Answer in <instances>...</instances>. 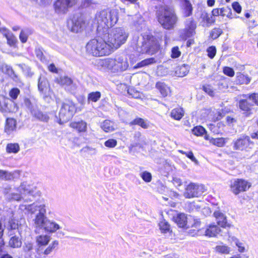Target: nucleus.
Segmentation results:
<instances>
[{"label":"nucleus","instance_id":"64","mask_svg":"<svg viewBox=\"0 0 258 258\" xmlns=\"http://www.w3.org/2000/svg\"><path fill=\"white\" fill-rule=\"evenodd\" d=\"M10 225L12 229H16L18 228V224L15 220H11L10 222Z\"/></svg>","mask_w":258,"mask_h":258},{"label":"nucleus","instance_id":"41","mask_svg":"<svg viewBox=\"0 0 258 258\" xmlns=\"http://www.w3.org/2000/svg\"><path fill=\"white\" fill-rule=\"evenodd\" d=\"M220 15L222 16H226L230 19L233 18L231 9L228 7L220 9Z\"/></svg>","mask_w":258,"mask_h":258},{"label":"nucleus","instance_id":"24","mask_svg":"<svg viewBox=\"0 0 258 258\" xmlns=\"http://www.w3.org/2000/svg\"><path fill=\"white\" fill-rule=\"evenodd\" d=\"M220 232V229L215 225L208 226L205 231V235L209 237H215Z\"/></svg>","mask_w":258,"mask_h":258},{"label":"nucleus","instance_id":"36","mask_svg":"<svg viewBox=\"0 0 258 258\" xmlns=\"http://www.w3.org/2000/svg\"><path fill=\"white\" fill-rule=\"evenodd\" d=\"M20 150V147L17 143L8 144L6 147V151L9 153H17Z\"/></svg>","mask_w":258,"mask_h":258},{"label":"nucleus","instance_id":"27","mask_svg":"<svg viewBox=\"0 0 258 258\" xmlns=\"http://www.w3.org/2000/svg\"><path fill=\"white\" fill-rule=\"evenodd\" d=\"M100 126L106 133L111 132L115 130V123L109 120H104L101 123Z\"/></svg>","mask_w":258,"mask_h":258},{"label":"nucleus","instance_id":"31","mask_svg":"<svg viewBox=\"0 0 258 258\" xmlns=\"http://www.w3.org/2000/svg\"><path fill=\"white\" fill-rule=\"evenodd\" d=\"M175 221L179 227L184 228L187 224V217L185 214H178L175 218Z\"/></svg>","mask_w":258,"mask_h":258},{"label":"nucleus","instance_id":"53","mask_svg":"<svg viewBox=\"0 0 258 258\" xmlns=\"http://www.w3.org/2000/svg\"><path fill=\"white\" fill-rule=\"evenodd\" d=\"M141 177L146 182H149L151 181L152 175L150 173L144 171L141 174Z\"/></svg>","mask_w":258,"mask_h":258},{"label":"nucleus","instance_id":"11","mask_svg":"<svg viewBox=\"0 0 258 258\" xmlns=\"http://www.w3.org/2000/svg\"><path fill=\"white\" fill-rule=\"evenodd\" d=\"M230 189L235 195L246 191L251 186L250 183L242 179H236L231 181Z\"/></svg>","mask_w":258,"mask_h":258},{"label":"nucleus","instance_id":"48","mask_svg":"<svg viewBox=\"0 0 258 258\" xmlns=\"http://www.w3.org/2000/svg\"><path fill=\"white\" fill-rule=\"evenodd\" d=\"M24 105L25 106L30 110L31 113H32V111H34L36 109V107L34 105L30 99L28 98H26L24 100Z\"/></svg>","mask_w":258,"mask_h":258},{"label":"nucleus","instance_id":"19","mask_svg":"<svg viewBox=\"0 0 258 258\" xmlns=\"http://www.w3.org/2000/svg\"><path fill=\"white\" fill-rule=\"evenodd\" d=\"M19 172L15 171L13 172L0 169V179L4 180H11L16 178L19 176Z\"/></svg>","mask_w":258,"mask_h":258},{"label":"nucleus","instance_id":"16","mask_svg":"<svg viewBox=\"0 0 258 258\" xmlns=\"http://www.w3.org/2000/svg\"><path fill=\"white\" fill-rule=\"evenodd\" d=\"M196 27V23L192 18L186 19L185 22V28L183 30L185 37H189L192 36L195 33Z\"/></svg>","mask_w":258,"mask_h":258},{"label":"nucleus","instance_id":"63","mask_svg":"<svg viewBox=\"0 0 258 258\" xmlns=\"http://www.w3.org/2000/svg\"><path fill=\"white\" fill-rule=\"evenodd\" d=\"M48 69L51 72L54 73H58L57 69L53 63H51L50 65H49L48 67Z\"/></svg>","mask_w":258,"mask_h":258},{"label":"nucleus","instance_id":"43","mask_svg":"<svg viewBox=\"0 0 258 258\" xmlns=\"http://www.w3.org/2000/svg\"><path fill=\"white\" fill-rule=\"evenodd\" d=\"M159 226L162 233H167L170 231V225L165 220L161 221L159 223Z\"/></svg>","mask_w":258,"mask_h":258},{"label":"nucleus","instance_id":"18","mask_svg":"<svg viewBox=\"0 0 258 258\" xmlns=\"http://www.w3.org/2000/svg\"><path fill=\"white\" fill-rule=\"evenodd\" d=\"M251 107L252 105L246 99H241L239 101V107L246 116L251 114Z\"/></svg>","mask_w":258,"mask_h":258},{"label":"nucleus","instance_id":"45","mask_svg":"<svg viewBox=\"0 0 258 258\" xmlns=\"http://www.w3.org/2000/svg\"><path fill=\"white\" fill-rule=\"evenodd\" d=\"M192 133L197 136H200L206 133L205 129L202 126H197L192 130Z\"/></svg>","mask_w":258,"mask_h":258},{"label":"nucleus","instance_id":"7","mask_svg":"<svg viewBox=\"0 0 258 258\" xmlns=\"http://www.w3.org/2000/svg\"><path fill=\"white\" fill-rule=\"evenodd\" d=\"M118 13L116 10L110 11L103 10L96 15L98 29H107L115 25L118 21Z\"/></svg>","mask_w":258,"mask_h":258},{"label":"nucleus","instance_id":"9","mask_svg":"<svg viewBox=\"0 0 258 258\" xmlns=\"http://www.w3.org/2000/svg\"><path fill=\"white\" fill-rule=\"evenodd\" d=\"M88 23L82 16H74L68 20L67 26L73 32L78 33L84 30Z\"/></svg>","mask_w":258,"mask_h":258},{"label":"nucleus","instance_id":"51","mask_svg":"<svg viewBox=\"0 0 258 258\" xmlns=\"http://www.w3.org/2000/svg\"><path fill=\"white\" fill-rule=\"evenodd\" d=\"M20 91L18 88H14L11 90L9 92V95L13 99H16L20 94Z\"/></svg>","mask_w":258,"mask_h":258},{"label":"nucleus","instance_id":"12","mask_svg":"<svg viewBox=\"0 0 258 258\" xmlns=\"http://www.w3.org/2000/svg\"><path fill=\"white\" fill-rule=\"evenodd\" d=\"M76 3V0H57L53 5L55 12L58 14H66Z\"/></svg>","mask_w":258,"mask_h":258},{"label":"nucleus","instance_id":"29","mask_svg":"<svg viewBox=\"0 0 258 258\" xmlns=\"http://www.w3.org/2000/svg\"><path fill=\"white\" fill-rule=\"evenodd\" d=\"M188 72L189 67L188 65L184 64L176 67L175 71V74L177 77H183L186 76Z\"/></svg>","mask_w":258,"mask_h":258},{"label":"nucleus","instance_id":"60","mask_svg":"<svg viewBox=\"0 0 258 258\" xmlns=\"http://www.w3.org/2000/svg\"><path fill=\"white\" fill-rule=\"evenodd\" d=\"M232 8L233 10L237 13H240L241 11V7L238 2H234L232 4Z\"/></svg>","mask_w":258,"mask_h":258},{"label":"nucleus","instance_id":"6","mask_svg":"<svg viewBox=\"0 0 258 258\" xmlns=\"http://www.w3.org/2000/svg\"><path fill=\"white\" fill-rule=\"evenodd\" d=\"M104 36L113 51L126 42L128 34L124 28L116 27L110 30L107 35L105 34Z\"/></svg>","mask_w":258,"mask_h":258},{"label":"nucleus","instance_id":"46","mask_svg":"<svg viewBox=\"0 0 258 258\" xmlns=\"http://www.w3.org/2000/svg\"><path fill=\"white\" fill-rule=\"evenodd\" d=\"M8 43L10 46H14L17 42V39L12 33L6 34Z\"/></svg>","mask_w":258,"mask_h":258},{"label":"nucleus","instance_id":"14","mask_svg":"<svg viewBox=\"0 0 258 258\" xmlns=\"http://www.w3.org/2000/svg\"><path fill=\"white\" fill-rule=\"evenodd\" d=\"M252 143L247 136H242L233 141V149L239 151H248L251 149L250 145Z\"/></svg>","mask_w":258,"mask_h":258},{"label":"nucleus","instance_id":"25","mask_svg":"<svg viewBox=\"0 0 258 258\" xmlns=\"http://www.w3.org/2000/svg\"><path fill=\"white\" fill-rule=\"evenodd\" d=\"M214 216L216 218L217 224L222 227H225L227 225L226 218L225 215L220 211H215Z\"/></svg>","mask_w":258,"mask_h":258},{"label":"nucleus","instance_id":"23","mask_svg":"<svg viewBox=\"0 0 258 258\" xmlns=\"http://www.w3.org/2000/svg\"><path fill=\"white\" fill-rule=\"evenodd\" d=\"M87 123L81 120L78 122H72L70 124V126L76 129L78 132H85L87 131Z\"/></svg>","mask_w":258,"mask_h":258},{"label":"nucleus","instance_id":"52","mask_svg":"<svg viewBox=\"0 0 258 258\" xmlns=\"http://www.w3.org/2000/svg\"><path fill=\"white\" fill-rule=\"evenodd\" d=\"M223 71L225 75L230 77H233L235 74L233 69L228 67H225L223 68Z\"/></svg>","mask_w":258,"mask_h":258},{"label":"nucleus","instance_id":"1","mask_svg":"<svg viewBox=\"0 0 258 258\" xmlns=\"http://www.w3.org/2000/svg\"><path fill=\"white\" fill-rule=\"evenodd\" d=\"M46 206L45 204L36 205L34 204L24 205H21L20 209L26 210L31 214L37 213L33 219L34 226L38 229H43L49 233H54L61 229V226L54 221L48 219L46 216Z\"/></svg>","mask_w":258,"mask_h":258},{"label":"nucleus","instance_id":"62","mask_svg":"<svg viewBox=\"0 0 258 258\" xmlns=\"http://www.w3.org/2000/svg\"><path fill=\"white\" fill-rule=\"evenodd\" d=\"M173 183L176 186H180L182 183L181 179L178 177L173 178Z\"/></svg>","mask_w":258,"mask_h":258},{"label":"nucleus","instance_id":"32","mask_svg":"<svg viewBox=\"0 0 258 258\" xmlns=\"http://www.w3.org/2000/svg\"><path fill=\"white\" fill-rule=\"evenodd\" d=\"M236 81L240 84H248L250 82V78L247 75L241 73L236 74Z\"/></svg>","mask_w":258,"mask_h":258},{"label":"nucleus","instance_id":"42","mask_svg":"<svg viewBox=\"0 0 258 258\" xmlns=\"http://www.w3.org/2000/svg\"><path fill=\"white\" fill-rule=\"evenodd\" d=\"M58 242L57 240L53 241L44 251L45 255L50 254L58 245Z\"/></svg>","mask_w":258,"mask_h":258},{"label":"nucleus","instance_id":"56","mask_svg":"<svg viewBox=\"0 0 258 258\" xmlns=\"http://www.w3.org/2000/svg\"><path fill=\"white\" fill-rule=\"evenodd\" d=\"M181 54V52L178 47H174L171 51V57L172 58L178 57Z\"/></svg>","mask_w":258,"mask_h":258},{"label":"nucleus","instance_id":"54","mask_svg":"<svg viewBox=\"0 0 258 258\" xmlns=\"http://www.w3.org/2000/svg\"><path fill=\"white\" fill-rule=\"evenodd\" d=\"M222 33V30L220 28H215L214 29L211 33V36L213 39H216L218 38Z\"/></svg>","mask_w":258,"mask_h":258},{"label":"nucleus","instance_id":"30","mask_svg":"<svg viewBox=\"0 0 258 258\" xmlns=\"http://www.w3.org/2000/svg\"><path fill=\"white\" fill-rule=\"evenodd\" d=\"M4 192L6 195V198L10 201H20L24 198L23 195L18 191H17V192H12L11 194H8L7 188H6L5 189Z\"/></svg>","mask_w":258,"mask_h":258},{"label":"nucleus","instance_id":"39","mask_svg":"<svg viewBox=\"0 0 258 258\" xmlns=\"http://www.w3.org/2000/svg\"><path fill=\"white\" fill-rule=\"evenodd\" d=\"M48 85V82L44 78L40 77L38 81V87L39 90L43 92L44 90L47 88Z\"/></svg>","mask_w":258,"mask_h":258},{"label":"nucleus","instance_id":"13","mask_svg":"<svg viewBox=\"0 0 258 258\" xmlns=\"http://www.w3.org/2000/svg\"><path fill=\"white\" fill-rule=\"evenodd\" d=\"M18 109L17 104L13 100L0 96V111L3 113L15 112Z\"/></svg>","mask_w":258,"mask_h":258},{"label":"nucleus","instance_id":"58","mask_svg":"<svg viewBox=\"0 0 258 258\" xmlns=\"http://www.w3.org/2000/svg\"><path fill=\"white\" fill-rule=\"evenodd\" d=\"M248 98L258 106V93H252L249 95Z\"/></svg>","mask_w":258,"mask_h":258},{"label":"nucleus","instance_id":"34","mask_svg":"<svg viewBox=\"0 0 258 258\" xmlns=\"http://www.w3.org/2000/svg\"><path fill=\"white\" fill-rule=\"evenodd\" d=\"M183 6L184 8V14L185 17H188L192 14V7L188 0H182Z\"/></svg>","mask_w":258,"mask_h":258},{"label":"nucleus","instance_id":"3","mask_svg":"<svg viewBox=\"0 0 258 258\" xmlns=\"http://www.w3.org/2000/svg\"><path fill=\"white\" fill-rule=\"evenodd\" d=\"M156 16L159 23L165 29H173L178 22V17L172 6L161 5L157 8Z\"/></svg>","mask_w":258,"mask_h":258},{"label":"nucleus","instance_id":"37","mask_svg":"<svg viewBox=\"0 0 258 258\" xmlns=\"http://www.w3.org/2000/svg\"><path fill=\"white\" fill-rule=\"evenodd\" d=\"M36 240L39 245H46L50 240V236L47 235H40L37 237Z\"/></svg>","mask_w":258,"mask_h":258},{"label":"nucleus","instance_id":"17","mask_svg":"<svg viewBox=\"0 0 258 258\" xmlns=\"http://www.w3.org/2000/svg\"><path fill=\"white\" fill-rule=\"evenodd\" d=\"M16 191L21 193L23 196L29 195L33 196L34 190L33 188L26 182H22L21 185L16 188Z\"/></svg>","mask_w":258,"mask_h":258},{"label":"nucleus","instance_id":"38","mask_svg":"<svg viewBox=\"0 0 258 258\" xmlns=\"http://www.w3.org/2000/svg\"><path fill=\"white\" fill-rule=\"evenodd\" d=\"M215 250L217 252L227 254L229 253L230 248L225 245H219L215 247Z\"/></svg>","mask_w":258,"mask_h":258},{"label":"nucleus","instance_id":"28","mask_svg":"<svg viewBox=\"0 0 258 258\" xmlns=\"http://www.w3.org/2000/svg\"><path fill=\"white\" fill-rule=\"evenodd\" d=\"M32 115L33 116L35 117L38 120L43 121V122H48L49 119V116L46 114L43 113L41 111L37 110V109L34 111H32Z\"/></svg>","mask_w":258,"mask_h":258},{"label":"nucleus","instance_id":"33","mask_svg":"<svg viewBox=\"0 0 258 258\" xmlns=\"http://www.w3.org/2000/svg\"><path fill=\"white\" fill-rule=\"evenodd\" d=\"M21 239L16 235L11 237L9 241V245L12 248H18L21 246Z\"/></svg>","mask_w":258,"mask_h":258},{"label":"nucleus","instance_id":"5","mask_svg":"<svg viewBox=\"0 0 258 258\" xmlns=\"http://www.w3.org/2000/svg\"><path fill=\"white\" fill-rule=\"evenodd\" d=\"M96 64L100 70L110 71L112 73L125 71L128 67L126 59L120 56H116L114 58L99 59L97 60Z\"/></svg>","mask_w":258,"mask_h":258},{"label":"nucleus","instance_id":"57","mask_svg":"<svg viewBox=\"0 0 258 258\" xmlns=\"http://www.w3.org/2000/svg\"><path fill=\"white\" fill-rule=\"evenodd\" d=\"M203 90L208 93L209 95L213 96H214V91L212 87L210 85H204L203 86Z\"/></svg>","mask_w":258,"mask_h":258},{"label":"nucleus","instance_id":"61","mask_svg":"<svg viewBox=\"0 0 258 258\" xmlns=\"http://www.w3.org/2000/svg\"><path fill=\"white\" fill-rule=\"evenodd\" d=\"M185 155L190 159H191L192 161L194 162L196 164H198V161L195 157L192 152H189L188 153H186Z\"/></svg>","mask_w":258,"mask_h":258},{"label":"nucleus","instance_id":"21","mask_svg":"<svg viewBox=\"0 0 258 258\" xmlns=\"http://www.w3.org/2000/svg\"><path fill=\"white\" fill-rule=\"evenodd\" d=\"M204 138L206 140H209L210 143L219 147H222L224 146L225 144L228 140V138H210V137L206 134Z\"/></svg>","mask_w":258,"mask_h":258},{"label":"nucleus","instance_id":"22","mask_svg":"<svg viewBox=\"0 0 258 258\" xmlns=\"http://www.w3.org/2000/svg\"><path fill=\"white\" fill-rule=\"evenodd\" d=\"M184 111L182 107H178L173 109L170 113V117L174 120H180L184 116Z\"/></svg>","mask_w":258,"mask_h":258},{"label":"nucleus","instance_id":"20","mask_svg":"<svg viewBox=\"0 0 258 258\" xmlns=\"http://www.w3.org/2000/svg\"><path fill=\"white\" fill-rule=\"evenodd\" d=\"M17 125V121L13 118H8L6 121L5 127V132L8 134H11L13 132L16 130Z\"/></svg>","mask_w":258,"mask_h":258},{"label":"nucleus","instance_id":"55","mask_svg":"<svg viewBox=\"0 0 258 258\" xmlns=\"http://www.w3.org/2000/svg\"><path fill=\"white\" fill-rule=\"evenodd\" d=\"M208 55L211 58H213L216 53V49L214 46H210L207 49Z\"/></svg>","mask_w":258,"mask_h":258},{"label":"nucleus","instance_id":"2","mask_svg":"<svg viewBox=\"0 0 258 258\" xmlns=\"http://www.w3.org/2000/svg\"><path fill=\"white\" fill-rule=\"evenodd\" d=\"M133 48L137 52L149 55L155 54L160 45L157 39L152 35L135 36L133 39Z\"/></svg>","mask_w":258,"mask_h":258},{"label":"nucleus","instance_id":"35","mask_svg":"<svg viewBox=\"0 0 258 258\" xmlns=\"http://www.w3.org/2000/svg\"><path fill=\"white\" fill-rule=\"evenodd\" d=\"M156 62V60L155 58L151 57L149 58L145 59L139 62H138L135 67V69L144 67L150 64H152Z\"/></svg>","mask_w":258,"mask_h":258},{"label":"nucleus","instance_id":"59","mask_svg":"<svg viewBox=\"0 0 258 258\" xmlns=\"http://www.w3.org/2000/svg\"><path fill=\"white\" fill-rule=\"evenodd\" d=\"M235 244L238 247V250L240 252H243L245 251V247L244 244L240 242L239 240H236Z\"/></svg>","mask_w":258,"mask_h":258},{"label":"nucleus","instance_id":"8","mask_svg":"<svg viewBox=\"0 0 258 258\" xmlns=\"http://www.w3.org/2000/svg\"><path fill=\"white\" fill-rule=\"evenodd\" d=\"M76 112V107L74 103L69 100L63 102L61 106L59 115L58 123L60 124L70 120Z\"/></svg>","mask_w":258,"mask_h":258},{"label":"nucleus","instance_id":"26","mask_svg":"<svg viewBox=\"0 0 258 258\" xmlns=\"http://www.w3.org/2000/svg\"><path fill=\"white\" fill-rule=\"evenodd\" d=\"M156 87L163 97L167 96L170 93V88L164 82H157L156 84Z\"/></svg>","mask_w":258,"mask_h":258},{"label":"nucleus","instance_id":"15","mask_svg":"<svg viewBox=\"0 0 258 258\" xmlns=\"http://www.w3.org/2000/svg\"><path fill=\"white\" fill-rule=\"evenodd\" d=\"M55 82L63 87L70 92H73L77 88L76 85L73 80L67 76H61L55 79Z\"/></svg>","mask_w":258,"mask_h":258},{"label":"nucleus","instance_id":"44","mask_svg":"<svg viewBox=\"0 0 258 258\" xmlns=\"http://www.w3.org/2000/svg\"><path fill=\"white\" fill-rule=\"evenodd\" d=\"M101 97V93L99 92H92L89 94L88 101L92 102L97 101Z\"/></svg>","mask_w":258,"mask_h":258},{"label":"nucleus","instance_id":"50","mask_svg":"<svg viewBox=\"0 0 258 258\" xmlns=\"http://www.w3.org/2000/svg\"><path fill=\"white\" fill-rule=\"evenodd\" d=\"M0 70H1L3 73L8 74L9 75H10L11 73H13V71L12 68L5 64L0 65Z\"/></svg>","mask_w":258,"mask_h":258},{"label":"nucleus","instance_id":"49","mask_svg":"<svg viewBox=\"0 0 258 258\" xmlns=\"http://www.w3.org/2000/svg\"><path fill=\"white\" fill-rule=\"evenodd\" d=\"M117 143V141L115 139H110L105 142L104 145L107 148H113L116 147Z\"/></svg>","mask_w":258,"mask_h":258},{"label":"nucleus","instance_id":"10","mask_svg":"<svg viewBox=\"0 0 258 258\" xmlns=\"http://www.w3.org/2000/svg\"><path fill=\"white\" fill-rule=\"evenodd\" d=\"M205 191V186L202 184L191 182L185 188L184 196L186 198L190 199L198 197Z\"/></svg>","mask_w":258,"mask_h":258},{"label":"nucleus","instance_id":"40","mask_svg":"<svg viewBox=\"0 0 258 258\" xmlns=\"http://www.w3.org/2000/svg\"><path fill=\"white\" fill-rule=\"evenodd\" d=\"M131 124H138L144 128H147L148 127V123L145 121V120L141 118H137L133 120L131 123Z\"/></svg>","mask_w":258,"mask_h":258},{"label":"nucleus","instance_id":"47","mask_svg":"<svg viewBox=\"0 0 258 258\" xmlns=\"http://www.w3.org/2000/svg\"><path fill=\"white\" fill-rule=\"evenodd\" d=\"M30 32L28 30H23L21 31L19 38L22 43H25L27 41L28 36Z\"/></svg>","mask_w":258,"mask_h":258},{"label":"nucleus","instance_id":"4","mask_svg":"<svg viewBox=\"0 0 258 258\" xmlns=\"http://www.w3.org/2000/svg\"><path fill=\"white\" fill-rule=\"evenodd\" d=\"M105 36L90 40L86 45V52L93 56L109 55L112 52Z\"/></svg>","mask_w":258,"mask_h":258}]
</instances>
